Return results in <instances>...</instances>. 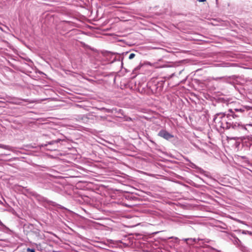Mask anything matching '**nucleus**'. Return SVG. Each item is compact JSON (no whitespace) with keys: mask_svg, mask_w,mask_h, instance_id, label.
Returning <instances> with one entry per match:
<instances>
[{"mask_svg":"<svg viewBox=\"0 0 252 252\" xmlns=\"http://www.w3.org/2000/svg\"><path fill=\"white\" fill-rule=\"evenodd\" d=\"M249 107L240 106L229 109L227 112L219 113L215 115L213 121L219 130L232 128L239 132L246 130V126L239 121L247 114Z\"/></svg>","mask_w":252,"mask_h":252,"instance_id":"1","label":"nucleus"},{"mask_svg":"<svg viewBox=\"0 0 252 252\" xmlns=\"http://www.w3.org/2000/svg\"><path fill=\"white\" fill-rule=\"evenodd\" d=\"M242 150L246 153L252 151V136L244 137L241 141Z\"/></svg>","mask_w":252,"mask_h":252,"instance_id":"2","label":"nucleus"},{"mask_svg":"<svg viewBox=\"0 0 252 252\" xmlns=\"http://www.w3.org/2000/svg\"><path fill=\"white\" fill-rule=\"evenodd\" d=\"M127 227H133L138 225L139 222L137 221L138 218L136 216H131L130 215L127 214Z\"/></svg>","mask_w":252,"mask_h":252,"instance_id":"3","label":"nucleus"},{"mask_svg":"<svg viewBox=\"0 0 252 252\" xmlns=\"http://www.w3.org/2000/svg\"><path fill=\"white\" fill-rule=\"evenodd\" d=\"M104 56L109 63H113L115 61H120L119 59H117V57L119 58V56L110 52H106L104 54Z\"/></svg>","mask_w":252,"mask_h":252,"instance_id":"4","label":"nucleus"},{"mask_svg":"<svg viewBox=\"0 0 252 252\" xmlns=\"http://www.w3.org/2000/svg\"><path fill=\"white\" fill-rule=\"evenodd\" d=\"M158 135L166 140H169L174 137L172 134L164 129L160 130L158 133Z\"/></svg>","mask_w":252,"mask_h":252,"instance_id":"5","label":"nucleus"},{"mask_svg":"<svg viewBox=\"0 0 252 252\" xmlns=\"http://www.w3.org/2000/svg\"><path fill=\"white\" fill-rule=\"evenodd\" d=\"M232 237H233L234 238V244L237 247H239L241 251H244V250L246 249V247L243 245L241 241L234 235H232Z\"/></svg>","mask_w":252,"mask_h":252,"instance_id":"6","label":"nucleus"},{"mask_svg":"<svg viewBox=\"0 0 252 252\" xmlns=\"http://www.w3.org/2000/svg\"><path fill=\"white\" fill-rule=\"evenodd\" d=\"M29 102L30 103H33L35 102L34 100H30L29 99H20V98H16L14 99L13 101V103L15 104H18V105H23L22 103V102Z\"/></svg>","mask_w":252,"mask_h":252,"instance_id":"7","label":"nucleus"},{"mask_svg":"<svg viewBox=\"0 0 252 252\" xmlns=\"http://www.w3.org/2000/svg\"><path fill=\"white\" fill-rule=\"evenodd\" d=\"M164 82L165 81L164 80H161L157 83V89L158 90V91L162 90Z\"/></svg>","mask_w":252,"mask_h":252,"instance_id":"8","label":"nucleus"},{"mask_svg":"<svg viewBox=\"0 0 252 252\" xmlns=\"http://www.w3.org/2000/svg\"><path fill=\"white\" fill-rule=\"evenodd\" d=\"M185 159L189 161V163L188 165L190 167L192 168L196 169L197 168V166L193 163L191 162L188 158H185Z\"/></svg>","mask_w":252,"mask_h":252,"instance_id":"9","label":"nucleus"},{"mask_svg":"<svg viewBox=\"0 0 252 252\" xmlns=\"http://www.w3.org/2000/svg\"><path fill=\"white\" fill-rule=\"evenodd\" d=\"M0 148H2L8 151H12V147L9 145L0 144Z\"/></svg>","mask_w":252,"mask_h":252,"instance_id":"10","label":"nucleus"},{"mask_svg":"<svg viewBox=\"0 0 252 252\" xmlns=\"http://www.w3.org/2000/svg\"><path fill=\"white\" fill-rule=\"evenodd\" d=\"M194 243H197V240L195 238H189V242H187L188 244L192 245Z\"/></svg>","mask_w":252,"mask_h":252,"instance_id":"11","label":"nucleus"},{"mask_svg":"<svg viewBox=\"0 0 252 252\" xmlns=\"http://www.w3.org/2000/svg\"><path fill=\"white\" fill-rule=\"evenodd\" d=\"M34 245H35L36 248L37 250L40 251L42 250L40 244H35Z\"/></svg>","mask_w":252,"mask_h":252,"instance_id":"12","label":"nucleus"},{"mask_svg":"<svg viewBox=\"0 0 252 252\" xmlns=\"http://www.w3.org/2000/svg\"><path fill=\"white\" fill-rule=\"evenodd\" d=\"M135 56V54L134 53H130L128 56V59L130 60L132 59Z\"/></svg>","mask_w":252,"mask_h":252,"instance_id":"13","label":"nucleus"},{"mask_svg":"<svg viewBox=\"0 0 252 252\" xmlns=\"http://www.w3.org/2000/svg\"><path fill=\"white\" fill-rule=\"evenodd\" d=\"M132 189V188L130 186H128L127 185V191H126L127 193L132 192V191L130 189Z\"/></svg>","mask_w":252,"mask_h":252,"instance_id":"14","label":"nucleus"},{"mask_svg":"<svg viewBox=\"0 0 252 252\" xmlns=\"http://www.w3.org/2000/svg\"><path fill=\"white\" fill-rule=\"evenodd\" d=\"M27 252H35L34 249H31V248H28L27 249Z\"/></svg>","mask_w":252,"mask_h":252,"instance_id":"15","label":"nucleus"},{"mask_svg":"<svg viewBox=\"0 0 252 252\" xmlns=\"http://www.w3.org/2000/svg\"><path fill=\"white\" fill-rule=\"evenodd\" d=\"M242 233L243 234H251L252 233L251 232H250L249 231H245V230H243V232H242Z\"/></svg>","mask_w":252,"mask_h":252,"instance_id":"16","label":"nucleus"},{"mask_svg":"<svg viewBox=\"0 0 252 252\" xmlns=\"http://www.w3.org/2000/svg\"><path fill=\"white\" fill-rule=\"evenodd\" d=\"M59 141H60V140H59V139H58V140H57V141H51V142H49V144H53V143H54V142H58Z\"/></svg>","mask_w":252,"mask_h":252,"instance_id":"17","label":"nucleus"},{"mask_svg":"<svg viewBox=\"0 0 252 252\" xmlns=\"http://www.w3.org/2000/svg\"><path fill=\"white\" fill-rule=\"evenodd\" d=\"M183 240L187 243L188 241H189V238H185V239H184Z\"/></svg>","mask_w":252,"mask_h":252,"instance_id":"18","label":"nucleus"},{"mask_svg":"<svg viewBox=\"0 0 252 252\" xmlns=\"http://www.w3.org/2000/svg\"><path fill=\"white\" fill-rule=\"evenodd\" d=\"M126 121H127V122L129 121H132V119L131 118H130V117H127Z\"/></svg>","mask_w":252,"mask_h":252,"instance_id":"19","label":"nucleus"},{"mask_svg":"<svg viewBox=\"0 0 252 252\" xmlns=\"http://www.w3.org/2000/svg\"><path fill=\"white\" fill-rule=\"evenodd\" d=\"M80 117H81V119H82V120H83V119H84V118L86 119V118L85 117V116L84 115H83V116H82V115H81V116H80Z\"/></svg>","mask_w":252,"mask_h":252,"instance_id":"20","label":"nucleus"},{"mask_svg":"<svg viewBox=\"0 0 252 252\" xmlns=\"http://www.w3.org/2000/svg\"><path fill=\"white\" fill-rule=\"evenodd\" d=\"M0 225L1 226H4V224L0 220Z\"/></svg>","mask_w":252,"mask_h":252,"instance_id":"21","label":"nucleus"},{"mask_svg":"<svg viewBox=\"0 0 252 252\" xmlns=\"http://www.w3.org/2000/svg\"><path fill=\"white\" fill-rule=\"evenodd\" d=\"M147 64H149V65H150V66H152V65H153V64H152V63H150V62H148V63H147Z\"/></svg>","mask_w":252,"mask_h":252,"instance_id":"22","label":"nucleus"},{"mask_svg":"<svg viewBox=\"0 0 252 252\" xmlns=\"http://www.w3.org/2000/svg\"><path fill=\"white\" fill-rule=\"evenodd\" d=\"M206 0H198V1H199V2H204V1H205Z\"/></svg>","mask_w":252,"mask_h":252,"instance_id":"23","label":"nucleus"},{"mask_svg":"<svg viewBox=\"0 0 252 252\" xmlns=\"http://www.w3.org/2000/svg\"><path fill=\"white\" fill-rule=\"evenodd\" d=\"M126 206H127V208H128V207H131L132 205H129V204H127Z\"/></svg>","mask_w":252,"mask_h":252,"instance_id":"24","label":"nucleus"},{"mask_svg":"<svg viewBox=\"0 0 252 252\" xmlns=\"http://www.w3.org/2000/svg\"><path fill=\"white\" fill-rule=\"evenodd\" d=\"M223 78V77L217 78H216V79H215V80H218V79H221V78Z\"/></svg>","mask_w":252,"mask_h":252,"instance_id":"25","label":"nucleus"},{"mask_svg":"<svg viewBox=\"0 0 252 252\" xmlns=\"http://www.w3.org/2000/svg\"><path fill=\"white\" fill-rule=\"evenodd\" d=\"M196 240H197V242L198 241H199L202 240V239H200V238H198V239H196Z\"/></svg>","mask_w":252,"mask_h":252,"instance_id":"26","label":"nucleus"},{"mask_svg":"<svg viewBox=\"0 0 252 252\" xmlns=\"http://www.w3.org/2000/svg\"><path fill=\"white\" fill-rule=\"evenodd\" d=\"M126 197H127V199H128V198H129V196L127 195Z\"/></svg>","mask_w":252,"mask_h":252,"instance_id":"27","label":"nucleus"},{"mask_svg":"<svg viewBox=\"0 0 252 252\" xmlns=\"http://www.w3.org/2000/svg\"><path fill=\"white\" fill-rule=\"evenodd\" d=\"M182 70V71H180V72H179V74L181 73Z\"/></svg>","mask_w":252,"mask_h":252,"instance_id":"28","label":"nucleus"}]
</instances>
